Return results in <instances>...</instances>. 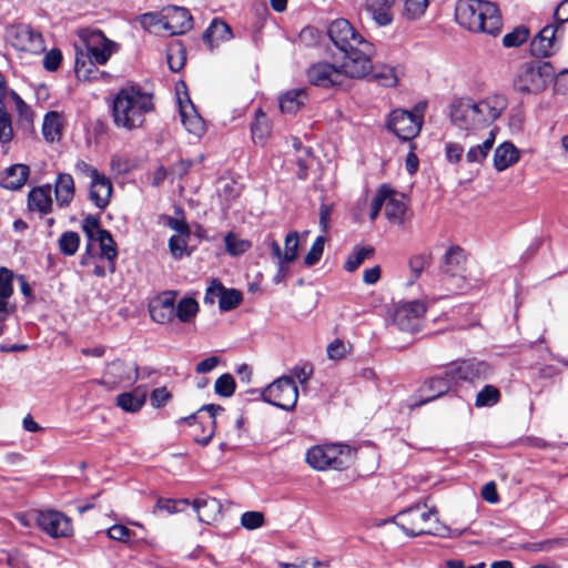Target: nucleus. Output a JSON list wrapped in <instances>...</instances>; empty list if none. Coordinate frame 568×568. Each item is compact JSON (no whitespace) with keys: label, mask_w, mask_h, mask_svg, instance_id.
Masks as SVG:
<instances>
[{"label":"nucleus","mask_w":568,"mask_h":568,"mask_svg":"<svg viewBox=\"0 0 568 568\" xmlns=\"http://www.w3.org/2000/svg\"><path fill=\"white\" fill-rule=\"evenodd\" d=\"M181 121L185 129L196 135L201 136L205 132V123L196 112L193 103L186 97L185 101L179 99Z\"/></svg>","instance_id":"obj_24"},{"label":"nucleus","mask_w":568,"mask_h":568,"mask_svg":"<svg viewBox=\"0 0 568 568\" xmlns=\"http://www.w3.org/2000/svg\"><path fill=\"white\" fill-rule=\"evenodd\" d=\"M82 230L90 241H94L98 236H100V232L106 231L100 227L99 219L93 215H88L84 217L82 222Z\"/></svg>","instance_id":"obj_56"},{"label":"nucleus","mask_w":568,"mask_h":568,"mask_svg":"<svg viewBox=\"0 0 568 568\" xmlns=\"http://www.w3.org/2000/svg\"><path fill=\"white\" fill-rule=\"evenodd\" d=\"M372 255V247H355L352 254H349L347 257L344 267L348 272H354L366 258L371 257Z\"/></svg>","instance_id":"obj_43"},{"label":"nucleus","mask_w":568,"mask_h":568,"mask_svg":"<svg viewBox=\"0 0 568 568\" xmlns=\"http://www.w3.org/2000/svg\"><path fill=\"white\" fill-rule=\"evenodd\" d=\"M489 372L490 368L488 364L477 359L456 362L446 367V375L449 376L455 384L459 381L475 382L486 378Z\"/></svg>","instance_id":"obj_16"},{"label":"nucleus","mask_w":568,"mask_h":568,"mask_svg":"<svg viewBox=\"0 0 568 568\" xmlns=\"http://www.w3.org/2000/svg\"><path fill=\"white\" fill-rule=\"evenodd\" d=\"M214 388L219 395L230 397L235 390V381L232 375L224 374L216 379Z\"/></svg>","instance_id":"obj_52"},{"label":"nucleus","mask_w":568,"mask_h":568,"mask_svg":"<svg viewBox=\"0 0 568 568\" xmlns=\"http://www.w3.org/2000/svg\"><path fill=\"white\" fill-rule=\"evenodd\" d=\"M192 506L203 523L211 524L221 516V503L214 497L201 496L192 501Z\"/></svg>","instance_id":"obj_28"},{"label":"nucleus","mask_w":568,"mask_h":568,"mask_svg":"<svg viewBox=\"0 0 568 568\" xmlns=\"http://www.w3.org/2000/svg\"><path fill=\"white\" fill-rule=\"evenodd\" d=\"M224 286L219 282L217 280H213L209 287L206 288L205 296H204V303L213 305L216 300L220 301Z\"/></svg>","instance_id":"obj_62"},{"label":"nucleus","mask_w":568,"mask_h":568,"mask_svg":"<svg viewBox=\"0 0 568 568\" xmlns=\"http://www.w3.org/2000/svg\"><path fill=\"white\" fill-rule=\"evenodd\" d=\"M345 65V60L339 65L326 61L316 62L307 68L306 77L311 84L324 89L341 87L347 78L362 79L365 77L348 73Z\"/></svg>","instance_id":"obj_10"},{"label":"nucleus","mask_w":568,"mask_h":568,"mask_svg":"<svg viewBox=\"0 0 568 568\" xmlns=\"http://www.w3.org/2000/svg\"><path fill=\"white\" fill-rule=\"evenodd\" d=\"M324 244H325L324 236H318L315 240V242L313 243V245L311 246L308 253L306 254V256L304 258V263L307 266H313L321 260L323 252H324Z\"/></svg>","instance_id":"obj_54"},{"label":"nucleus","mask_w":568,"mask_h":568,"mask_svg":"<svg viewBox=\"0 0 568 568\" xmlns=\"http://www.w3.org/2000/svg\"><path fill=\"white\" fill-rule=\"evenodd\" d=\"M507 105V98L498 93L488 94L479 100L464 97L452 102L450 122L469 144L466 152L467 163L481 164L486 160L496 139L491 125Z\"/></svg>","instance_id":"obj_1"},{"label":"nucleus","mask_w":568,"mask_h":568,"mask_svg":"<svg viewBox=\"0 0 568 568\" xmlns=\"http://www.w3.org/2000/svg\"><path fill=\"white\" fill-rule=\"evenodd\" d=\"M392 521L409 537L439 534L437 511L426 504H417L399 511Z\"/></svg>","instance_id":"obj_6"},{"label":"nucleus","mask_w":568,"mask_h":568,"mask_svg":"<svg viewBox=\"0 0 568 568\" xmlns=\"http://www.w3.org/2000/svg\"><path fill=\"white\" fill-rule=\"evenodd\" d=\"M374 79L383 87L392 88L397 84L398 78L393 67L383 65L374 72Z\"/></svg>","instance_id":"obj_48"},{"label":"nucleus","mask_w":568,"mask_h":568,"mask_svg":"<svg viewBox=\"0 0 568 568\" xmlns=\"http://www.w3.org/2000/svg\"><path fill=\"white\" fill-rule=\"evenodd\" d=\"M199 303L193 297H183L175 303V318L182 323H190L199 313Z\"/></svg>","instance_id":"obj_37"},{"label":"nucleus","mask_w":568,"mask_h":568,"mask_svg":"<svg viewBox=\"0 0 568 568\" xmlns=\"http://www.w3.org/2000/svg\"><path fill=\"white\" fill-rule=\"evenodd\" d=\"M139 379V366L132 362L115 359L108 363L103 375L97 383L109 390H114L123 384H133Z\"/></svg>","instance_id":"obj_13"},{"label":"nucleus","mask_w":568,"mask_h":568,"mask_svg":"<svg viewBox=\"0 0 568 568\" xmlns=\"http://www.w3.org/2000/svg\"><path fill=\"white\" fill-rule=\"evenodd\" d=\"M232 38L233 33L231 28L227 23L220 19H213L203 34V40L211 50L219 47L220 43L231 40Z\"/></svg>","instance_id":"obj_30"},{"label":"nucleus","mask_w":568,"mask_h":568,"mask_svg":"<svg viewBox=\"0 0 568 568\" xmlns=\"http://www.w3.org/2000/svg\"><path fill=\"white\" fill-rule=\"evenodd\" d=\"M179 505H190V500L189 499L175 500V499L159 498L155 504V507L153 509V514H156L159 510L165 511L168 514H175V513L180 511Z\"/></svg>","instance_id":"obj_53"},{"label":"nucleus","mask_w":568,"mask_h":568,"mask_svg":"<svg viewBox=\"0 0 568 568\" xmlns=\"http://www.w3.org/2000/svg\"><path fill=\"white\" fill-rule=\"evenodd\" d=\"M466 256L464 250L457 245L450 246L445 254L444 274L447 280L454 281L456 288H462L465 282Z\"/></svg>","instance_id":"obj_20"},{"label":"nucleus","mask_w":568,"mask_h":568,"mask_svg":"<svg viewBox=\"0 0 568 568\" xmlns=\"http://www.w3.org/2000/svg\"><path fill=\"white\" fill-rule=\"evenodd\" d=\"M30 169L26 164H13L0 173V185L8 190H19L28 181Z\"/></svg>","instance_id":"obj_25"},{"label":"nucleus","mask_w":568,"mask_h":568,"mask_svg":"<svg viewBox=\"0 0 568 568\" xmlns=\"http://www.w3.org/2000/svg\"><path fill=\"white\" fill-rule=\"evenodd\" d=\"M168 36L184 34L193 28L190 11L182 7L164 9Z\"/></svg>","instance_id":"obj_22"},{"label":"nucleus","mask_w":568,"mask_h":568,"mask_svg":"<svg viewBox=\"0 0 568 568\" xmlns=\"http://www.w3.org/2000/svg\"><path fill=\"white\" fill-rule=\"evenodd\" d=\"M387 196L383 200L385 215L388 221L403 224L406 212L404 196L387 186Z\"/></svg>","instance_id":"obj_29"},{"label":"nucleus","mask_w":568,"mask_h":568,"mask_svg":"<svg viewBox=\"0 0 568 568\" xmlns=\"http://www.w3.org/2000/svg\"><path fill=\"white\" fill-rule=\"evenodd\" d=\"M178 293L166 291L159 294L150 304L151 318L159 324H169L175 318Z\"/></svg>","instance_id":"obj_21"},{"label":"nucleus","mask_w":568,"mask_h":568,"mask_svg":"<svg viewBox=\"0 0 568 568\" xmlns=\"http://www.w3.org/2000/svg\"><path fill=\"white\" fill-rule=\"evenodd\" d=\"M333 44L344 55L345 68L353 75H367L373 71L374 45L367 41L346 19L334 20L327 29Z\"/></svg>","instance_id":"obj_2"},{"label":"nucleus","mask_w":568,"mask_h":568,"mask_svg":"<svg viewBox=\"0 0 568 568\" xmlns=\"http://www.w3.org/2000/svg\"><path fill=\"white\" fill-rule=\"evenodd\" d=\"M262 398L278 408L291 410L297 403L298 389L292 377L282 376L262 392Z\"/></svg>","instance_id":"obj_12"},{"label":"nucleus","mask_w":568,"mask_h":568,"mask_svg":"<svg viewBox=\"0 0 568 568\" xmlns=\"http://www.w3.org/2000/svg\"><path fill=\"white\" fill-rule=\"evenodd\" d=\"M251 132L255 143H264L271 134L268 119L261 110L256 113Z\"/></svg>","instance_id":"obj_40"},{"label":"nucleus","mask_w":568,"mask_h":568,"mask_svg":"<svg viewBox=\"0 0 568 568\" xmlns=\"http://www.w3.org/2000/svg\"><path fill=\"white\" fill-rule=\"evenodd\" d=\"M307 101V93L304 89L288 90L280 97V109L282 113L294 114Z\"/></svg>","instance_id":"obj_33"},{"label":"nucleus","mask_w":568,"mask_h":568,"mask_svg":"<svg viewBox=\"0 0 568 568\" xmlns=\"http://www.w3.org/2000/svg\"><path fill=\"white\" fill-rule=\"evenodd\" d=\"M79 37L87 51L77 50L74 69L79 79L87 80L95 70V64H105L116 52L118 44L97 29H83L79 32Z\"/></svg>","instance_id":"obj_4"},{"label":"nucleus","mask_w":568,"mask_h":568,"mask_svg":"<svg viewBox=\"0 0 568 568\" xmlns=\"http://www.w3.org/2000/svg\"><path fill=\"white\" fill-rule=\"evenodd\" d=\"M94 241L99 242L100 256L109 262V271L113 273L115 271L114 261L118 256V250L115 242L109 231L100 232Z\"/></svg>","instance_id":"obj_35"},{"label":"nucleus","mask_w":568,"mask_h":568,"mask_svg":"<svg viewBox=\"0 0 568 568\" xmlns=\"http://www.w3.org/2000/svg\"><path fill=\"white\" fill-rule=\"evenodd\" d=\"M51 192L49 184L32 189L28 195L29 209L40 214H48L52 207Z\"/></svg>","instance_id":"obj_31"},{"label":"nucleus","mask_w":568,"mask_h":568,"mask_svg":"<svg viewBox=\"0 0 568 568\" xmlns=\"http://www.w3.org/2000/svg\"><path fill=\"white\" fill-rule=\"evenodd\" d=\"M456 20L457 22L473 32H478L483 29V21L478 18L480 14H488V29L489 34H498L501 29V16L497 6L489 1L484 0H458L456 4Z\"/></svg>","instance_id":"obj_5"},{"label":"nucleus","mask_w":568,"mask_h":568,"mask_svg":"<svg viewBox=\"0 0 568 568\" xmlns=\"http://www.w3.org/2000/svg\"><path fill=\"white\" fill-rule=\"evenodd\" d=\"M429 264V256L425 254H417L409 258L408 265L410 270V278L408 284L412 285L423 273Z\"/></svg>","instance_id":"obj_46"},{"label":"nucleus","mask_w":568,"mask_h":568,"mask_svg":"<svg viewBox=\"0 0 568 568\" xmlns=\"http://www.w3.org/2000/svg\"><path fill=\"white\" fill-rule=\"evenodd\" d=\"M200 410L207 412L210 415V418H211V427H210V430L207 432V435L203 438H196V442L199 444H201L202 446H206L211 442V439L214 435L215 416L219 412L223 410V407H221L220 405L209 404V405H204Z\"/></svg>","instance_id":"obj_51"},{"label":"nucleus","mask_w":568,"mask_h":568,"mask_svg":"<svg viewBox=\"0 0 568 568\" xmlns=\"http://www.w3.org/2000/svg\"><path fill=\"white\" fill-rule=\"evenodd\" d=\"M112 191V183L103 173H100L97 178L90 181L89 197L94 205L101 210L109 205Z\"/></svg>","instance_id":"obj_23"},{"label":"nucleus","mask_w":568,"mask_h":568,"mask_svg":"<svg viewBox=\"0 0 568 568\" xmlns=\"http://www.w3.org/2000/svg\"><path fill=\"white\" fill-rule=\"evenodd\" d=\"M519 151L511 142H504L494 152V166L501 172L519 161Z\"/></svg>","instance_id":"obj_32"},{"label":"nucleus","mask_w":568,"mask_h":568,"mask_svg":"<svg viewBox=\"0 0 568 568\" xmlns=\"http://www.w3.org/2000/svg\"><path fill=\"white\" fill-rule=\"evenodd\" d=\"M264 520V514L261 511H245L241 516L242 526L248 530L262 527Z\"/></svg>","instance_id":"obj_57"},{"label":"nucleus","mask_w":568,"mask_h":568,"mask_svg":"<svg viewBox=\"0 0 568 568\" xmlns=\"http://www.w3.org/2000/svg\"><path fill=\"white\" fill-rule=\"evenodd\" d=\"M6 42L20 58H32L45 51V41L42 33L26 23H12L6 28Z\"/></svg>","instance_id":"obj_8"},{"label":"nucleus","mask_w":568,"mask_h":568,"mask_svg":"<svg viewBox=\"0 0 568 568\" xmlns=\"http://www.w3.org/2000/svg\"><path fill=\"white\" fill-rule=\"evenodd\" d=\"M142 27L155 36H168L165 14L145 13L141 17Z\"/></svg>","instance_id":"obj_38"},{"label":"nucleus","mask_w":568,"mask_h":568,"mask_svg":"<svg viewBox=\"0 0 568 568\" xmlns=\"http://www.w3.org/2000/svg\"><path fill=\"white\" fill-rule=\"evenodd\" d=\"M554 78L555 71L549 62H526L516 71L513 84L519 93L539 94L548 88Z\"/></svg>","instance_id":"obj_7"},{"label":"nucleus","mask_w":568,"mask_h":568,"mask_svg":"<svg viewBox=\"0 0 568 568\" xmlns=\"http://www.w3.org/2000/svg\"><path fill=\"white\" fill-rule=\"evenodd\" d=\"M454 384V381L446 375L445 368L442 375H436L422 385L418 390L420 397L419 402L409 404V408L413 409L440 397L446 394Z\"/></svg>","instance_id":"obj_19"},{"label":"nucleus","mask_w":568,"mask_h":568,"mask_svg":"<svg viewBox=\"0 0 568 568\" xmlns=\"http://www.w3.org/2000/svg\"><path fill=\"white\" fill-rule=\"evenodd\" d=\"M11 99L14 103L19 119L28 124H31L33 122L34 113L30 106L14 92H11Z\"/></svg>","instance_id":"obj_50"},{"label":"nucleus","mask_w":568,"mask_h":568,"mask_svg":"<svg viewBox=\"0 0 568 568\" xmlns=\"http://www.w3.org/2000/svg\"><path fill=\"white\" fill-rule=\"evenodd\" d=\"M562 24L556 20L555 24L544 27L530 43L531 53L537 57H549L555 53L559 49L557 32Z\"/></svg>","instance_id":"obj_18"},{"label":"nucleus","mask_w":568,"mask_h":568,"mask_svg":"<svg viewBox=\"0 0 568 568\" xmlns=\"http://www.w3.org/2000/svg\"><path fill=\"white\" fill-rule=\"evenodd\" d=\"M422 116L406 110H395L388 120V128L399 139L410 140L415 138L422 129Z\"/></svg>","instance_id":"obj_17"},{"label":"nucleus","mask_w":568,"mask_h":568,"mask_svg":"<svg viewBox=\"0 0 568 568\" xmlns=\"http://www.w3.org/2000/svg\"><path fill=\"white\" fill-rule=\"evenodd\" d=\"M297 251L298 233L296 231H293L285 236L282 262H284V264H288L295 261V258L297 257Z\"/></svg>","instance_id":"obj_44"},{"label":"nucleus","mask_w":568,"mask_h":568,"mask_svg":"<svg viewBox=\"0 0 568 568\" xmlns=\"http://www.w3.org/2000/svg\"><path fill=\"white\" fill-rule=\"evenodd\" d=\"M132 535V531L124 525H113L108 529V536L116 541L126 542Z\"/></svg>","instance_id":"obj_64"},{"label":"nucleus","mask_w":568,"mask_h":568,"mask_svg":"<svg viewBox=\"0 0 568 568\" xmlns=\"http://www.w3.org/2000/svg\"><path fill=\"white\" fill-rule=\"evenodd\" d=\"M327 357L332 361H339L348 353L347 345L341 339H334L326 349Z\"/></svg>","instance_id":"obj_61"},{"label":"nucleus","mask_w":568,"mask_h":568,"mask_svg":"<svg viewBox=\"0 0 568 568\" xmlns=\"http://www.w3.org/2000/svg\"><path fill=\"white\" fill-rule=\"evenodd\" d=\"M428 7V0H405V13L409 19L420 18Z\"/></svg>","instance_id":"obj_55"},{"label":"nucleus","mask_w":568,"mask_h":568,"mask_svg":"<svg viewBox=\"0 0 568 568\" xmlns=\"http://www.w3.org/2000/svg\"><path fill=\"white\" fill-rule=\"evenodd\" d=\"M242 302V294L237 290L224 288L219 306L222 311H231Z\"/></svg>","instance_id":"obj_49"},{"label":"nucleus","mask_w":568,"mask_h":568,"mask_svg":"<svg viewBox=\"0 0 568 568\" xmlns=\"http://www.w3.org/2000/svg\"><path fill=\"white\" fill-rule=\"evenodd\" d=\"M148 395L146 386H136L131 392H124L116 396V406L126 413H138L145 404Z\"/></svg>","instance_id":"obj_27"},{"label":"nucleus","mask_w":568,"mask_h":568,"mask_svg":"<svg viewBox=\"0 0 568 568\" xmlns=\"http://www.w3.org/2000/svg\"><path fill=\"white\" fill-rule=\"evenodd\" d=\"M354 455L355 450L347 445H317L308 449L306 462L316 470L343 469L352 464Z\"/></svg>","instance_id":"obj_9"},{"label":"nucleus","mask_w":568,"mask_h":568,"mask_svg":"<svg viewBox=\"0 0 568 568\" xmlns=\"http://www.w3.org/2000/svg\"><path fill=\"white\" fill-rule=\"evenodd\" d=\"M500 399V392L493 385H486L476 396L477 407L493 406Z\"/></svg>","instance_id":"obj_42"},{"label":"nucleus","mask_w":568,"mask_h":568,"mask_svg":"<svg viewBox=\"0 0 568 568\" xmlns=\"http://www.w3.org/2000/svg\"><path fill=\"white\" fill-rule=\"evenodd\" d=\"M465 149L458 142L449 141L445 144V158L452 164H457L462 161Z\"/></svg>","instance_id":"obj_59"},{"label":"nucleus","mask_w":568,"mask_h":568,"mask_svg":"<svg viewBox=\"0 0 568 568\" xmlns=\"http://www.w3.org/2000/svg\"><path fill=\"white\" fill-rule=\"evenodd\" d=\"M190 235H173L169 240V248L174 258H181L186 251Z\"/></svg>","instance_id":"obj_58"},{"label":"nucleus","mask_w":568,"mask_h":568,"mask_svg":"<svg viewBox=\"0 0 568 568\" xmlns=\"http://www.w3.org/2000/svg\"><path fill=\"white\" fill-rule=\"evenodd\" d=\"M292 378H296L298 383L304 386L308 383L313 375V366L311 364H304L302 366H295L292 369Z\"/></svg>","instance_id":"obj_63"},{"label":"nucleus","mask_w":568,"mask_h":568,"mask_svg":"<svg viewBox=\"0 0 568 568\" xmlns=\"http://www.w3.org/2000/svg\"><path fill=\"white\" fill-rule=\"evenodd\" d=\"M426 310L420 301L399 302L394 306L392 322L402 332L416 333L423 326Z\"/></svg>","instance_id":"obj_11"},{"label":"nucleus","mask_w":568,"mask_h":568,"mask_svg":"<svg viewBox=\"0 0 568 568\" xmlns=\"http://www.w3.org/2000/svg\"><path fill=\"white\" fill-rule=\"evenodd\" d=\"M62 254L72 256L77 253L80 245V236L77 232H63L58 241Z\"/></svg>","instance_id":"obj_41"},{"label":"nucleus","mask_w":568,"mask_h":568,"mask_svg":"<svg viewBox=\"0 0 568 568\" xmlns=\"http://www.w3.org/2000/svg\"><path fill=\"white\" fill-rule=\"evenodd\" d=\"M42 132L48 141L59 140L62 132L61 116L58 112H50L45 115L42 125Z\"/></svg>","instance_id":"obj_39"},{"label":"nucleus","mask_w":568,"mask_h":568,"mask_svg":"<svg viewBox=\"0 0 568 568\" xmlns=\"http://www.w3.org/2000/svg\"><path fill=\"white\" fill-rule=\"evenodd\" d=\"M14 274L8 267H0V336L6 331V323L17 312V305L11 302L13 296Z\"/></svg>","instance_id":"obj_15"},{"label":"nucleus","mask_w":568,"mask_h":568,"mask_svg":"<svg viewBox=\"0 0 568 568\" xmlns=\"http://www.w3.org/2000/svg\"><path fill=\"white\" fill-rule=\"evenodd\" d=\"M397 0H366L365 8L378 26H388L394 19V6Z\"/></svg>","instance_id":"obj_26"},{"label":"nucleus","mask_w":568,"mask_h":568,"mask_svg":"<svg viewBox=\"0 0 568 568\" xmlns=\"http://www.w3.org/2000/svg\"><path fill=\"white\" fill-rule=\"evenodd\" d=\"M55 200L60 206H67L74 196V181L70 174L60 173L55 180Z\"/></svg>","instance_id":"obj_34"},{"label":"nucleus","mask_w":568,"mask_h":568,"mask_svg":"<svg viewBox=\"0 0 568 568\" xmlns=\"http://www.w3.org/2000/svg\"><path fill=\"white\" fill-rule=\"evenodd\" d=\"M226 251L231 255H239L245 253L250 247L251 243L246 240L239 239L235 234L229 233L225 239Z\"/></svg>","instance_id":"obj_47"},{"label":"nucleus","mask_w":568,"mask_h":568,"mask_svg":"<svg viewBox=\"0 0 568 568\" xmlns=\"http://www.w3.org/2000/svg\"><path fill=\"white\" fill-rule=\"evenodd\" d=\"M34 520L37 526L52 538L69 537L73 528L71 519L61 511L45 509L37 511Z\"/></svg>","instance_id":"obj_14"},{"label":"nucleus","mask_w":568,"mask_h":568,"mask_svg":"<svg viewBox=\"0 0 568 568\" xmlns=\"http://www.w3.org/2000/svg\"><path fill=\"white\" fill-rule=\"evenodd\" d=\"M153 108L152 95L135 88L122 89L111 103L113 123L126 131L140 129L145 121V114Z\"/></svg>","instance_id":"obj_3"},{"label":"nucleus","mask_w":568,"mask_h":568,"mask_svg":"<svg viewBox=\"0 0 568 568\" xmlns=\"http://www.w3.org/2000/svg\"><path fill=\"white\" fill-rule=\"evenodd\" d=\"M13 135L11 116L4 109L3 99H0V148L4 153H8Z\"/></svg>","instance_id":"obj_36"},{"label":"nucleus","mask_w":568,"mask_h":568,"mask_svg":"<svg viewBox=\"0 0 568 568\" xmlns=\"http://www.w3.org/2000/svg\"><path fill=\"white\" fill-rule=\"evenodd\" d=\"M168 64L170 69L178 72L184 64V51L181 47L170 48L168 51Z\"/></svg>","instance_id":"obj_60"},{"label":"nucleus","mask_w":568,"mask_h":568,"mask_svg":"<svg viewBox=\"0 0 568 568\" xmlns=\"http://www.w3.org/2000/svg\"><path fill=\"white\" fill-rule=\"evenodd\" d=\"M529 38V30L526 27H517L503 38V44L507 48H516L521 45Z\"/></svg>","instance_id":"obj_45"}]
</instances>
